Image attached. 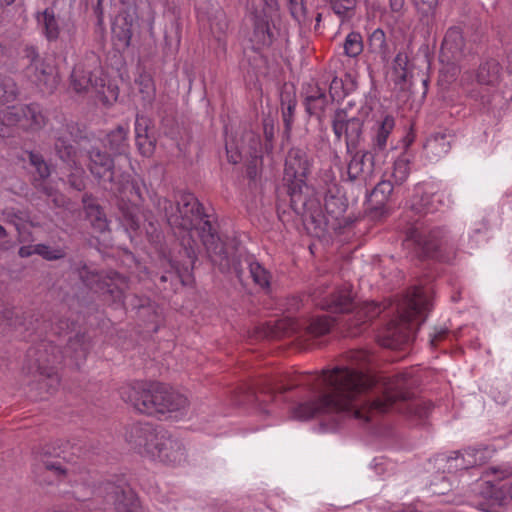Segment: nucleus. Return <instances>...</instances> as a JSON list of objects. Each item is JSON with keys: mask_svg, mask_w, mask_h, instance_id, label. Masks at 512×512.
Here are the masks:
<instances>
[{"mask_svg": "<svg viewBox=\"0 0 512 512\" xmlns=\"http://www.w3.org/2000/svg\"><path fill=\"white\" fill-rule=\"evenodd\" d=\"M318 378L321 383L331 388V393L294 407L292 410L294 419L308 420L324 414L342 413L361 421H369L373 410L386 412L397 399L403 397L398 380H384L381 386L382 397L359 408L358 396L375 384L372 376L348 368H337L323 372Z\"/></svg>", "mask_w": 512, "mask_h": 512, "instance_id": "obj_1", "label": "nucleus"}, {"mask_svg": "<svg viewBox=\"0 0 512 512\" xmlns=\"http://www.w3.org/2000/svg\"><path fill=\"white\" fill-rule=\"evenodd\" d=\"M156 206L159 211L164 213L171 227L185 231L197 229L211 262L220 271L229 269L228 254L224 244L204 213L202 204L193 194L181 192L176 198V204L167 198H159Z\"/></svg>", "mask_w": 512, "mask_h": 512, "instance_id": "obj_2", "label": "nucleus"}, {"mask_svg": "<svg viewBox=\"0 0 512 512\" xmlns=\"http://www.w3.org/2000/svg\"><path fill=\"white\" fill-rule=\"evenodd\" d=\"M431 308L429 291L413 287L397 303V316L377 333L379 345L402 349L414 339L416 329L426 320Z\"/></svg>", "mask_w": 512, "mask_h": 512, "instance_id": "obj_3", "label": "nucleus"}, {"mask_svg": "<svg viewBox=\"0 0 512 512\" xmlns=\"http://www.w3.org/2000/svg\"><path fill=\"white\" fill-rule=\"evenodd\" d=\"M309 166L306 152L301 148H291L285 161L283 182L292 210L301 216L303 223H311L317 227L323 222L324 215L313 188L305 181Z\"/></svg>", "mask_w": 512, "mask_h": 512, "instance_id": "obj_4", "label": "nucleus"}, {"mask_svg": "<svg viewBox=\"0 0 512 512\" xmlns=\"http://www.w3.org/2000/svg\"><path fill=\"white\" fill-rule=\"evenodd\" d=\"M125 440L141 455L155 462L177 466L186 460V448L182 441L167 430L149 423L129 425Z\"/></svg>", "mask_w": 512, "mask_h": 512, "instance_id": "obj_5", "label": "nucleus"}, {"mask_svg": "<svg viewBox=\"0 0 512 512\" xmlns=\"http://www.w3.org/2000/svg\"><path fill=\"white\" fill-rule=\"evenodd\" d=\"M444 193L432 192L417 187L409 200L408 212L419 218L406 231V240L413 241L421 250L424 257L438 258L439 250L447 244V233L438 227L426 229L419 219L429 213H434L443 205Z\"/></svg>", "mask_w": 512, "mask_h": 512, "instance_id": "obj_6", "label": "nucleus"}, {"mask_svg": "<svg viewBox=\"0 0 512 512\" xmlns=\"http://www.w3.org/2000/svg\"><path fill=\"white\" fill-rule=\"evenodd\" d=\"M335 320L326 315L314 316L303 322L296 321L290 317L268 321L257 327V333L267 339H279L290 334L301 331L306 341H312L307 348H321L317 338L330 332Z\"/></svg>", "mask_w": 512, "mask_h": 512, "instance_id": "obj_7", "label": "nucleus"}, {"mask_svg": "<svg viewBox=\"0 0 512 512\" xmlns=\"http://www.w3.org/2000/svg\"><path fill=\"white\" fill-rule=\"evenodd\" d=\"M322 307L333 313L347 314L338 324L345 328L350 336L360 334L367 322L382 312L380 305L374 302H366L354 311L352 291L346 286L333 293Z\"/></svg>", "mask_w": 512, "mask_h": 512, "instance_id": "obj_8", "label": "nucleus"}, {"mask_svg": "<svg viewBox=\"0 0 512 512\" xmlns=\"http://www.w3.org/2000/svg\"><path fill=\"white\" fill-rule=\"evenodd\" d=\"M169 387L160 382L132 381L119 388L120 398L140 413L159 416Z\"/></svg>", "mask_w": 512, "mask_h": 512, "instance_id": "obj_9", "label": "nucleus"}, {"mask_svg": "<svg viewBox=\"0 0 512 512\" xmlns=\"http://www.w3.org/2000/svg\"><path fill=\"white\" fill-rule=\"evenodd\" d=\"M502 76L503 68L499 61L493 58L486 59L479 65L475 74L479 88L471 90L470 96L489 111L502 108L506 101L497 89Z\"/></svg>", "mask_w": 512, "mask_h": 512, "instance_id": "obj_10", "label": "nucleus"}, {"mask_svg": "<svg viewBox=\"0 0 512 512\" xmlns=\"http://www.w3.org/2000/svg\"><path fill=\"white\" fill-rule=\"evenodd\" d=\"M115 186L117 187L110 188L109 191L121 199L119 209L122 212L125 224L132 230L138 229L140 222L137 211L145 199V185L131 179L129 173L121 172L117 176Z\"/></svg>", "mask_w": 512, "mask_h": 512, "instance_id": "obj_11", "label": "nucleus"}, {"mask_svg": "<svg viewBox=\"0 0 512 512\" xmlns=\"http://www.w3.org/2000/svg\"><path fill=\"white\" fill-rule=\"evenodd\" d=\"M70 84L77 93H84L89 90L100 92L105 86L101 62L94 52L87 53L84 59L74 66L70 76Z\"/></svg>", "mask_w": 512, "mask_h": 512, "instance_id": "obj_12", "label": "nucleus"}, {"mask_svg": "<svg viewBox=\"0 0 512 512\" xmlns=\"http://www.w3.org/2000/svg\"><path fill=\"white\" fill-rule=\"evenodd\" d=\"M24 58L28 61L24 69L26 78L42 92L51 93L58 84L54 67L32 45L25 47Z\"/></svg>", "mask_w": 512, "mask_h": 512, "instance_id": "obj_13", "label": "nucleus"}, {"mask_svg": "<svg viewBox=\"0 0 512 512\" xmlns=\"http://www.w3.org/2000/svg\"><path fill=\"white\" fill-rule=\"evenodd\" d=\"M331 126L337 141L343 137L346 145V152L359 148L363 140L364 121L355 116H349L346 109H336L331 117Z\"/></svg>", "mask_w": 512, "mask_h": 512, "instance_id": "obj_14", "label": "nucleus"}, {"mask_svg": "<svg viewBox=\"0 0 512 512\" xmlns=\"http://www.w3.org/2000/svg\"><path fill=\"white\" fill-rule=\"evenodd\" d=\"M88 157V170L105 190L116 187L117 176L121 173L115 167L113 157L100 147L91 145L85 149Z\"/></svg>", "mask_w": 512, "mask_h": 512, "instance_id": "obj_15", "label": "nucleus"}, {"mask_svg": "<svg viewBox=\"0 0 512 512\" xmlns=\"http://www.w3.org/2000/svg\"><path fill=\"white\" fill-rule=\"evenodd\" d=\"M230 267L226 272L233 270L240 281H243L245 270H248L253 282L262 289H269L271 282L270 272L264 268L251 254H239L232 261L228 258ZM225 273V271H222Z\"/></svg>", "mask_w": 512, "mask_h": 512, "instance_id": "obj_16", "label": "nucleus"}, {"mask_svg": "<svg viewBox=\"0 0 512 512\" xmlns=\"http://www.w3.org/2000/svg\"><path fill=\"white\" fill-rule=\"evenodd\" d=\"M346 153L350 158L347 163V180L366 183L374 171L375 155L372 151L359 149Z\"/></svg>", "mask_w": 512, "mask_h": 512, "instance_id": "obj_17", "label": "nucleus"}, {"mask_svg": "<svg viewBox=\"0 0 512 512\" xmlns=\"http://www.w3.org/2000/svg\"><path fill=\"white\" fill-rule=\"evenodd\" d=\"M73 124H64L53 132L54 152L58 159L66 165H75L78 161L77 149L74 146Z\"/></svg>", "mask_w": 512, "mask_h": 512, "instance_id": "obj_18", "label": "nucleus"}, {"mask_svg": "<svg viewBox=\"0 0 512 512\" xmlns=\"http://www.w3.org/2000/svg\"><path fill=\"white\" fill-rule=\"evenodd\" d=\"M465 57V40L462 31L457 27L447 30L440 50L441 60L456 63Z\"/></svg>", "mask_w": 512, "mask_h": 512, "instance_id": "obj_19", "label": "nucleus"}, {"mask_svg": "<svg viewBox=\"0 0 512 512\" xmlns=\"http://www.w3.org/2000/svg\"><path fill=\"white\" fill-rule=\"evenodd\" d=\"M164 409H161L159 418L170 420H182L189 415V400L188 398L175 390L169 388L167 398L163 404Z\"/></svg>", "mask_w": 512, "mask_h": 512, "instance_id": "obj_20", "label": "nucleus"}, {"mask_svg": "<svg viewBox=\"0 0 512 512\" xmlns=\"http://www.w3.org/2000/svg\"><path fill=\"white\" fill-rule=\"evenodd\" d=\"M454 135L449 130L432 133L424 144V152L427 158L438 160L446 156L451 150Z\"/></svg>", "mask_w": 512, "mask_h": 512, "instance_id": "obj_21", "label": "nucleus"}, {"mask_svg": "<svg viewBox=\"0 0 512 512\" xmlns=\"http://www.w3.org/2000/svg\"><path fill=\"white\" fill-rule=\"evenodd\" d=\"M72 271L77 275L84 286L95 292L103 291L106 285L107 275L104 276L97 269L83 261L75 262Z\"/></svg>", "mask_w": 512, "mask_h": 512, "instance_id": "obj_22", "label": "nucleus"}, {"mask_svg": "<svg viewBox=\"0 0 512 512\" xmlns=\"http://www.w3.org/2000/svg\"><path fill=\"white\" fill-rule=\"evenodd\" d=\"M150 119L137 115L135 120V140L139 152L143 156H151L155 150V137L150 133Z\"/></svg>", "mask_w": 512, "mask_h": 512, "instance_id": "obj_23", "label": "nucleus"}, {"mask_svg": "<svg viewBox=\"0 0 512 512\" xmlns=\"http://www.w3.org/2000/svg\"><path fill=\"white\" fill-rule=\"evenodd\" d=\"M128 133L127 127L117 126L108 132L102 140L104 148L109 150L113 156L128 155L130 149Z\"/></svg>", "mask_w": 512, "mask_h": 512, "instance_id": "obj_24", "label": "nucleus"}, {"mask_svg": "<svg viewBox=\"0 0 512 512\" xmlns=\"http://www.w3.org/2000/svg\"><path fill=\"white\" fill-rule=\"evenodd\" d=\"M408 63V56L403 52H399L393 60L390 80L393 82L395 88H398L401 91L410 88V71L408 69Z\"/></svg>", "mask_w": 512, "mask_h": 512, "instance_id": "obj_25", "label": "nucleus"}, {"mask_svg": "<svg viewBox=\"0 0 512 512\" xmlns=\"http://www.w3.org/2000/svg\"><path fill=\"white\" fill-rule=\"evenodd\" d=\"M280 102L282 111V121L284 124V134L287 137H289L293 128L295 120V110L297 106L295 92L292 89H288L285 86L280 93Z\"/></svg>", "mask_w": 512, "mask_h": 512, "instance_id": "obj_26", "label": "nucleus"}, {"mask_svg": "<svg viewBox=\"0 0 512 512\" xmlns=\"http://www.w3.org/2000/svg\"><path fill=\"white\" fill-rule=\"evenodd\" d=\"M87 219L96 232L103 233L108 230V220L102 207L97 204L92 195L85 194L82 199Z\"/></svg>", "mask_w": 512, "mask_h": 512, "instance_id": "obj_27", "label": "nucleus"}, {"mask_svg": "<svg viewBox=\"0 0 512 512\" xmlns=\"http://www.w3.org/2000/svg\"><path fill=\"white\" fill-rule=\"evenodd\" d=\"M36 18L46 40L48 42L57 41L60 36V24L54 10L46 8L44 11L39 12Z\"/></svg>", "mask_w": 512, "mask_h": 512, "instance_id": "obj_28", "label": "nucleus"}, {"mask_svg": "<svg viewBox=\"0 0 512 512\" xmlns=\"http://www.w3.org/2000/svg\"><path fill=\"white\" fill-rule=\"evenodd\" d=\"M127 288V278L116 271H111L107 274L106 285L101 292L108 294L115 304H123L124 291Z\"/></svg>", "mask_w": 512, "mask_h": 512, "instance_id": "obj_29", "label": "nucleus"}, {"mask_svg": "<svg viewBox=\"0 0 512 512\" xmlns=\"http://www.w3.org/2000/svg\"><path fill=\"white\" fill-rule=\"evenodd\" d=\"M394 127V118L390 115H386L378 125L377 130L372 137L371 148L369 150L372 151V154L377 155L379 152H382L386 149L388 138Z\"/></svg>", "mask_w": 512, "mask_h": 512, "instance_id": "obj_30", "label": "nucleus"}, {"mask_svg": "<svg viewBox=\"0 0 512 512\" xmlns=\"http://www.w3.org/2000/svg\"><path fill=\"white\" fill-rule=\"evenodd\" d=\"M348 207V201L344 193L337 187L330 188L324 198V208L333 218L338 219Z\"/></svg>", "mask_w": 512, "mask_h": 512, "instance_id": "obj_31", "label": "nucleus"}, {"mask_svg": "<svg viewBox=\"0 0 512 512\" xmlns=\"http://www.w3.org/2000/svg\"><path fill=\"white\" fill-rule=\"evenodd\" d=\"M305 110L309 115L320 116L329 104L325 90L316 86L305 98Z\"/></svg>", "mask_w": 512, "mask_h": 512, "instance_id": "obj_32", "label": "nucleus"}, {"mask_svg": "<svg viewBox=\"0 0 512 512\" xmlns=\"http://www.w3.org/2000/svg\"><path fill=\"white\" fill-rule=\"evenodd\" d=\"M29 107H22V105L9 106L0 112V120L7 126H19L23 129V122L26 120L25 113H29Z\"/></svg>", "mask_w": 512, "mask_h": 512, "instance_id": "obj_33", "label": "nucleus"}, {"mask_svg": "<svg viewBox=\"0 0 512 512\" xmlns=\"http://www.w3.org/2000/svg\"><path fill=\"white\" fill-rule=\"evenodd\" d=\"M253 37L260 46H270L272 44L274 35L266 17H255Z\"/></svg>", "mask_w": 512, "mask_h": 512, "instance_id": "obj_34", "label": "nucleus"}, {"mask_svg": "<svg viewBox=\"0 0 512 512\" xmlns=\"http://www.w3.org/2000/svg\"><path fill=\"white\" fill-rule=\"evenodd\" d=\"M367 42L370 52L379 55L384 61L388 59L389 46L386 41L385 32L382 29H375L369 35Z\"/></svg>", "mask_w": 512, "mask_h": 512, "instance_id": "obj_35", "label": "nucleus"}, {"mask_svg": "<svg viewBox=\"0 0 512 512\" xmlns=\"http://www.w3.org/2000/svg\"><path fill=\"white\" fill-rule=\"evenodd\" d=\"M355 88L354 81L347 76L346 80L334 77L329 86V96L332 101H340Z\"/></svg>", "mask_w": 512, "mask_h": 512, "instance_id": "obj_36", "label": "nucleus"}, {"mask_svg": "<svg viewBox=\"0 0 512 512\" xmlns=\"http://www.w3.org/2000/svg\"><path fill=\"white\" fill-rule=\"evenodd\" d=\"M18 95L16 81L10 76L0 74V105L15 101Z\"/></svg>", "mask_w": 512, "mask_h": 512, "instance_id": "obj_37", "label": "nucleus"}, {"mask_svg": "<svg viewBox=\"0 0 512 512\" xmlns=\"http://www.w3.org/2000/svg\"><path fill=\"white\" fill-rule=\"evenodd\" d=\"M210 29L214 37L217 39L219 45L224 46L225 43L222 37L228 30V21L223 10L218 9L214 15L209 18Z\"/></svg>", "mask_w": 512, "mask_h": 512, "instance_id": "obj_38", "label": "nucleus"}, {"mask_svg": "<svg viewBox=\"0 0 512 512\" xmlns=\"http://www.w3.org/2000/svg\"><path fill=\"white\" fill-rule=\"evenodd\" d=\"M491 456V452L488 448H468L464 450L461 457L464 461L463 468L480 465L484 463Z\"/></svg>", "mask_w": 512, "mask_h": 512, "instance_id": "obj_39", "label": "nucleus"}, {"mask_svg": "<svg viewBox=\"0 0 512 512\" xmlns=\"http://www.w3.org/2000/svg\"><path fill=\"white\" fill-rule=\"evenodd\" d=\"M396 185L392 180H381L371 192V200L377 205H384L391 197Z\"/></svg>", "mask_w": 512, "mask_h": 512, "instance_id": "obj_40", "label": "nucleus"}, {"mask_svg": "<svg viewBox=\"0 0 512 512\" xmlns=\"http://www.w3.org/2000/svg\"><path fill=\"white\" fill-rule=\"evenodd\" d=\"M65 167L69 170L67 174V183L69 186L76 191L84 190L85 171L79 161H76L75 165H66Z\"/></svg>", "mask_w": 512, "mask_h": 512, "instance_id": "obj_41", "label": "nucleus"}, {"mask_svg": "<svg viewBox=\"0 0 512 512\" xmlns=\"http://www.w3.org/2000/svg\"><path fill=\"white\" fill-rule=\"evenodd\" d=\"M22 107H29L31 111L25 113V122H23V129H39L45 125V116L37 104L22 105Z\"/></svg>", "mask_w": 512, "mask_h": 512, "instance_id": "obj_42", "label": "nucleus"}, {"mask_svg": "<svg viewBox=\"0 0 512 512\" xmlns=\"http://www.w3.org/2000/svg\"><path fill=\"white\" fill-rule=\"evenodd\" d=\"M39 373V384L41 385V388H45L48 393L54 392L59 384H60V378L53 368H37Z\"/></svg>", "mask_w": 512, "mask_h": 512, "instance_id": "obj_43", "label": "nucleus"}, {"mask_svg": "<svg viewBox=\"0 0 512 512\" xmlns=\"http://www.w3.org/2000/svg\"><path fill=\"white\" fill-rule=\"evenodd\" d=\"M343 48L344 54L348 57L354 58L360 55L364 48L361 34L355 31L350 32L345 38Z\"/></svg>", "mask_w": 512, "mask_h": 512, "instance_id": "obj_44", "label": "nucleus"}, {"mask_svg": "<svg viewBox=\"0 0 512 512\" xmlns=\"http://www.w3.org/2000/svg\"><path fill=\"white\" fill-rule=\"evenodd\" d=\"M410 174V163L405 157H399L393 164L391 178L396 185H402Z\"/></svg>", "mask_w": 512, "mask_h": 512, "instance_id": "obj_45", "label": "nucleus"}, {"mask_svg": "<svg viewBox=\"0 0 512 512\" xmlns=\"http://www.w3.org/2000/svg\"><path fill=\"white\" fill-rule=\"evenodd\" d=\"M34 251L47 261H55L65 258L66 251L62 247H50L46 244L39 243L34 245Z\"/></svg>", "mask_w": 512, "mask_h": 512, "instance_id": "obj_46", "label": "nucleus"}, {"mask_svg": "<svg viewBox=\"0 0 512 512\" xmlns=\"http://www.w3.org/2000/svg\"><path fill=\"white\" fill-rule=\"evenodd\" d=\"M35 187L38 191L42 192L45 196L51 199L55 207H63L65 205V196L50 183H47L43 180L36 184Z\"/></svg>", "mask_w": 512, "mask_h": 512, "instance_id": "obj_47", "label": "nucleus"}, {"mask_svg": "<svg viewBox=\"0 0 512 512\" xmlns=\"http://www.w3.org/2000/svg\"><path fill=\"white\" fill-rule=\"evenodd\" d=\"M139 91L145 105H152L155 100L156 90L152 78L148 75H141L138 80Z\"/></svg>", "mask_w": 512, "mask_h": 512, "instance_id": "obj_48", "label": "nucleus"}, {"mask_svg": "<svg viewBox=\"0 0 512 512\" xmlns=\"http://www.w3.org/2000/svg\"><path fill=\"white\" fill-rule=\"evenodd\" d=\"M29 162L35 168L37 175L41 181L46 180L50 174V166L39 153L31 152L29 154Z\"/></svg>", "mask_w": 512, "mask_h": 512, "instance_id": "obj_49", "label": "nucleus"}, {"mask_svg": "<svg viewBox=\"0 0 512 512\" xmlns=\"http://www.w3.org/2000/svg\"><path fill=\"white\" fill-rule=\"evenodd\" d=\"M113 34L123 48L130 46L132 38L131 24H120L115 22L113 26Z\"/></svg>", "mask_w": 512, "mask_h": 512, "instance_id": "obj_50", "label": "nucleus"}, {"mask_svg": "<svg viewBox=\"0 0 512 512\" xmlns=\"http://www.w3.org/2000/svg\"><path fill=\"white\" fill-rule=\"evenodd\" d=\"M335 14L342 19L350 18L356 7V0H329Z\"/></svg>", "mask_w": 512, "mask_h": 512, "instance_id": "obj_51", "label": "nucleus"}, {"mask_svg": "<svg viewBox=\"0 0 512 512\" xmlns=\"http://www.w3.org/2000/svg\"><path fill=\"white\" fill-rule=\"evenodd\" d=\"M68 348L73 352L87 351L91 348V338L85 332H78L68 340Z\"/></svg>", "mask_w": 512, "mask_h": 512, "instance_id": "obj_52", "label": "nucleus"}, {"mask_svg": "<svg viewBox=\"0 0 512 512\" xmlns=\"http://www.w3.org/2000/svg\"><path fill=\"white\" fill-rule=\"evenodd\" d=\"M123 498L124 500H118L116 504L117 512H147L133 495L123 496Z\"/></svg>", "mask_w": 512, "mask_h": 512, "instance_id": "obj_53", "label": "nucleus"}, {"mask_svg": "<svg viewBox=\"0 0 512 512\" xmlns=\"http://www.w3.org/2000/svg\"><path fill=\"white\" fill-rule=\"evenodd\" d=\"M0 320L5 321L7 325L17 328L23 325L22 317L14 308L5 307L0 311Z\"/></svg>", "mask_w": 512, "mask_h": 512, "instance_id": "obj_54", "label": "nucleus"}, {"mask_svg": "<svg viewBox=\"0 0 512 512\" xmlns=\"http://www.w3.org/2000/svg\"><path fill=\"white\" fill-rule=\"evenodd\" d=\"M430 404L420 401H413L407 404L406 411L409 417L424 418L428 415Z\"/></svg>", "mask_w": 512, "mask_h": 512, "instance_id": "obj_55", "label": "nucleus"}, {"mask_svg": "<svg viewBox=\"0 0 512 512\" xmlns=\"http://www.w3.org/2000/svg\"><path fill=\"white\" fill-rule=\"evenodd\" d=\"M416 8L423 15H428L433 12L438 4V0H413Z\"/></svg>", "mask_w": 512, "mask_h": 512, "instance_id": "obj_56", "label": "nucleus"}, {"mask_svg": "<svg viewBox=\"0 0 512 512\" xmlns=\"http://www.w3.org/2000/svg\"><path fill=\"white\" fill-rule=\"evenodd\" d=\"M289 9L291 15L295 19H299L305 14V6L303 0H289Z\"/></svg>", "mask_w": 512, "mask_h": 512, "instance_id": "obj_57", "label": "nucleus"}, {"mask_svg": "<svg viewBox=\"0 0 512 512\" xmlns=\"http://www.w3.org/2000/svg\"><path fill=\"white\" fill-rule=\"evenodd\" d=\"M4 215L6 216L7 220L15 225V227L19 230L18 221H24L23 213L21 211L16 212L13 209H6L4 211Z\"/></svg>", "mask_w": 512, "mask_h": 512, "instance_id": "obj_58", "label": "nucleus"}, {"mask_svg": "<svg viewBox=\"0 0 512 512\" xmlns=\"http://www.w3.org/2000/svg\"><path fill=\"white\" fill-rule=\"evenodd\" d=\"M447 334V328H439L435 329L434 332L430 335V345L431 348H436V344L438 341L445 338Z\"/></svg>", "mask_w": 512, "mask_h": 512, "instance_id": "obj_59", "label": "nucleus"}, {"mask_svg": "<svg viewBox=\"0 0 512 512\" xmlns=\"http://www.w3.org/2000/svg\"><path fill=\"white\" fill-rule=\"evenodd\" d=\"M489 471L496 476L497 479H503L512 475V470L502 467H492Z\"/></svg>", "mask_w": 512, "mask_h": 512, "instance_id": "obj_60", "label": "nucleus"}, {"mask_svg": "<svg viewBox=\"0 0 512 512\" xmlns=\"http://www.w3.org/2000/svg\"><path fill=\"white\" fill-rule=\"evenodd\" d=\"M172 268L175 269V271H169L166 274L161 275V277H160L161 282H166L168 280H170V281L180 280L181 276L179 274L178 268L175 267L174 265H172Z\"/></svg>", "mask_w": 512, "mask_h": 512, "instance_id": "obj_61", "label": "nucleus"}, {"mask_svg": "<svg viewBox=\"0 0 512 512\" xmlns=\"http://www.w3.org/2000/svg\"><path fill=\"white\" fill-rule=\"evenodd\" d=\"M116 22L120 24H131L132 28L134 24V18L128 12L124 11L117 17Z\"/></svg>", "mask_w": 512, "mask_h": 512, "instance_id": "obj_62", "label": "nucleus"}, {"mask_svg": "<svg viewBox=\"0 0 512 512\" xmlns=\"http://www.w3.org/2000/svg\"><path fill=\"white\" fill-rule=\"evenodd\" d=\"M18 254L21 258H27L33 254H36V252L34 251V245L21 246L19 248Z\"/></svg>", "mask_w": 512, "mask_h": 512, "instance_id": "obj_63", "label": "nucleus"}, {"mask_svg": "<svg viewBox=\"0 0 512 512\" xmlns=\"http://www.w3.org/2000/svg\"><path fill=\"white\" fill-rule=\"evenodd\" d=\"M264 135L267 141H272L274 138V126L272 123H264Z\"/></svg>", "mask_w": 512, "mask_h": 512, "instance_id": "obj_64", "label": "nucleus"}]
</instances>
